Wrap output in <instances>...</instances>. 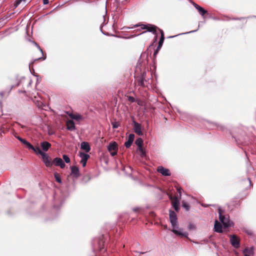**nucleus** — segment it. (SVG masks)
Instances as JSON below:
<instances>
[{"instance_id": "obj_27", "label": "nucleus", "mask_w": 256, "mask_h": 256, "mask_svg": "<svg viewBox=\"0 0 256 256\" xmlns=\"http://www.w3.org/2000/svg\"><path fill=\"white\" fill-rule=\"evenodd\" d=\"M164 37H163L162 38H160V40H159V42H158V49H160L162 46V44L164 43Z\"/></svg>"}, {"instance_id": "obj_39", "label": "nucleus", "mask_w": 256, "mask_h": 256, "mask_svg": "<svg viewBox=\"0 0 256 256\" xmlns=\"http://www.w3.org/2000/svg\"><path fill=\"white\" fill-rule=\"evenodd\" d=\"M17 138L20 141V140H22V138L20 136H18Z\"/></svg>"}, {"instance_id": "obj_16", "label": "nucleus", "mask_w": 256, "mask_h": 256, "mask_svg": "<svg viewBox=\"0 0 256 256\" xmlns=\"http://www.w3.org/2000/svg\"><path fill=\"white\" fill-rule=\"evenodd\" d=\"M193 5L194 8L198 10V12L202 16H204L205 14H208V12L203 8L202 7L200 6L198 4L193 2Z\"/></svg>"}, {"instance_id": "obj_13", "label": "nucleus", "mask_w": 256, "mask_h": 256, "mask_svg": "<svg viewBox=\"0 0 256 256\" xmlns=\"http://www.w3.org/2000/svg\"><path fill=\"white\" fill-rule=\"evenodd\" d=\"M243 254L244 256H252L254 254V248H246L243 250Z\"/></svg>"}, {"instance_id": "obj_35", "label": "nucleus", "mask_w": 256, "mask_h": 256, "mask_svg": "<svg viewBox=\"0 0 256 256\" xmlns=\"http://www.w3.org/2000/svg\"><path fill=\"white\" fill-rule=\"evenodd\" d=\"M160 50V49H158V48L155 50V51L154 52V58H156V56L158 54V52Z\"/></svg>"}, {"instance_id": "obj_12", "label": "nucleus", "mask_w": 256, "mask_h": 256, "mask_svg": "<svg viewBox=\"0 0 256 256\" xmlns=\"http://www.w3.org/2000/svg\"><path fill=\"white\" fill-rule=\"evenodd\" d=\"M146 30L148 32H152L153 34L156 35V30L158 27L154 25L148 24L146 25Z\"/></svg>"}, {"instance_id": "obj_29", "label": "nucleus", "mask_w": 256, "mask_h": 256, "mask_svg": "<svg viewBox=\"0 0 256 256\" xmlns=\"http://www.w3.org/2000/svg\"><path fill=\"white\" fill-rule=\"evenodd\" d=\"M112 124L114 128H118L120 125V122H112Z\"/></svg>"}, {"instance_id": "obj_33", "label": "nucleus", "mask_w": 256, "mask_h": 256, "mask_svg": "<svg viewBox=\"0 0 256 256\" xmlns=\"http://www.w3.org/2000/svg\"><path fill=\"white\" fill-rule=\"evenodd\" d=\"M128 100L131 102H135V98L132 96H129L128 97Z\"/></svg>"}, {"instance_id": "obj_10", "label": "nucleus", "mask_w": 256, "mask_h": 256, "mask_svg": "<svg viewBox=\"0 0 256 256\" xmlns=\"http://www.w3.org/2000/svg\"><path fill=\"white\" fill-rule=\"evenodd\" d=\"M157 171L160 173L164 176H170V170L168 168H166L162 166H158L157 168Z\"/></svg>"}, {"instance_id": "obj_30", "label": "nucleus", "mask_w": 256, "mask_h": 256, "mask_svg": "<svg viewBox=\"0 0 256 256\" xmlns=\"http://www.w3.org/2000/svg\"><path fill=\"white\" fill-rule=\"evenodd\" d=\"M62 158L66 163H69L70 162V159L67 155L64 154Z\"/></svg>"}, {"instance_id": "obj_45", "label": "nucleus", "mask_w": 256, "mask_h": 256, "mask_svg": "<svg viewBox=\"0 0 256 256\" xmlns=\"http://www.w3.org/2000/svg\"><path fill=\"white\" fill-rule=\"evenodd\" d=\"M174 36H170V38H174Z\"/></svg>"}, {"instance_id": "obj_25", "label": "nucleus", "mask_w": 256, "mask_h": 256, "mask_svg": "<svg viewBox=\"0 0 256 256\" xmlns=\"http://www.w3.org/2000/svg\"><path fill=\"white\" fill-rule=\"evenodd\" d=\"M146 24H137L134 25L133 28H136V27L140 26V29H138L137 30L138 31L140 32V30H146Z\"/></svg>"}, {"instance_id": "obj_2", "label": "nucleus", "mask_w": 256, "mask_h": 256, "mask_svg": "<svg viewBox=\"0 0 256 256\" xmlns=\"http://www.w3.org/2000/svg\"><path fill=\"white\" fill-rule=\"evenodd\" d=\"M218 212L220 220L223 224L224 227L227 228L231 226L232 222L230 220L229 216L223 215L224 211L220 208L218 209Z\"/></svg>"}, {"instance_id": "obj_42", "label": "nucleus", "mask_w": 256, "mask_h": 256, "mask_svg": "<svg viewBox=\"0 0 256 256\" xmlns=\"http://www.w3.org/2000/svg\"><path fill=\"white\" fill-rule=\"evenodd\" d=\"M192 228V226H191V225H190V228Z\"/></svg>"}, {"instance_id": "obj_11", "label": "nucleus", "mask_w": 256, "mask_h": 256, "mask_svg": "<svg viewBox=\"0 0 256 256\" xmlns=\"http://www.w3.org/2000/svg\"><path fill=\"white\" fill-rule=\"evenodd\" d=\"M134 132L138 136H142L143 134V133L141 130V124L135 121L134 122Z\"/></svg>"}, {"instance_id": "obj_14", "label": "nucleus", "mask_w": 256, "mask_h": 256, "mask_svg": "<svg viewBox=\"0 0 256 256\" xmlns=\"http://www.w3.org/2000/svg\"><path fill=\"white\" fill-rule=\"evenodd\" d=\"M71 174L73 175L74 177L78 178L80 176L79 169L76 166H72L70 167Z\"/></svg>"}, {"instance_id": "obj_34", "label": "nucleus", "mask_w": 256, "mask_h": 256, "mask_svg": "<svg viewBox=\"0 0 256 256\" xmlns=\"http://www.w3.org/2000/svg\"><path fill=\"white\" fill-rule=\"evenodd\" d=\"M157 30H158L160 33V38H162V36L164 37V32L163 30L158 28Z\"/></svg>"}, {"instance_id": "obj_38", "label": "nucleus", "mask_w": 256, "mask_h": 256, "mask_svg": "<svg viewBox=\"0 0 256 256\" xmlns=\"http://www.w3.org/2000/svg\"><path fill=\"white\" fill-rule=\"evenodd\" d=\"M48 3V0H43V4H46Z\"/></svg>"}, {"instance_id": "obj_23", "label": "nucleus", "mask_w": 256, "mask_h": 256, "mask_svg": "<svg viewBox=\"0 0 256 256\" xmlns=\"http://www.w3.org/2000/svg\"><path fill=\"white\" fill-rule=\"evenodd\" d=\"M69 116L72 118V119H74V120H80L82 118V116L80 115H79V114H70L69 115Z\"/></svg>"}, {"instance_id": "obj_15", "label": "nucleus", "mask_w": 256, "mask_h": 256, "mask_svg": "<svg viewBox=\"0 0 256 256\" xmlns=\"http://www.w3.org/2000/svg\"><path fill=\"white\" fill-rule=\"evenodd\" d=\"M66 126L67 129L70 131L74 130L76 129L75 124L72 120H67L66 122Z\"/></svg>"}, {"instance_id": "obj_21", "label": "nucleus", "mask_w": 256, "mask_h": 256, "mask_svg": "<svg viewBox=\"0 0 256 256\" xmlns=\"http://www.w3.org/2000/svg\"><path fill=\"white\" fill-rule=\"evenodd\" d=\"M136 144L139 147L140 149L142 151V156H143L145 154L144 152L142 150V146L143 144V140L141 138H138L136 140Z\"/></svg>"}, {"instance_id": "obj_44", "label": "nucleus", "mask_w": 256, "mask_h": 256, "mask_svg": "<svg viewBox=\"0 0 256 256\" xmlns=\"http://www.w3.org/2000/svg\"><path fill=\"white\" fill-rule=\"evenodd\" d=\"M248 181H249V182H250H250H250V180H248Z\"/></svg>"}, {"instance_id": "obj_24", "label": "nucleus", "mask_w": 256, "mask_h": 256, "mask_svg": "<svg viewBox=\"0 0 256 256\" xmlns=\"http://www.w3.org/2000/svg\"><path fill=\"white\" fill-rule=\"evenodd\" d=\"M54 178H56V180L60 184L62 183V180H61V178H60V174L57 172H55L54 174Z\"/></svg>"}, {"instance_id": "obj_17", "label": "nucleus", "mask_w": 256, "mask_h": 256, "mask_svg": "<svg viewBox=\"0 0 256 256\" xmlns=\"http://www.w3.org/2000/svg\"><path fill=\"white\" fill-rule=\"evenodd\" d=\"M40 146L43 151L47 152L51 147V144L46 141H44L40 143Z\"/></svg>"}, {"instance_id": "obj_37", "label": "nucleus", "mask_w": 256, "mask_h": 256, "mask_svg": "<svg viewBox=\"0 0 256 256\" xmlns=\"http://www.w3.org/2000/svg\"><path fill=\"white\" fill-rule=\"evenodd\" d=\"M178 190V192L179 193V194H180V197L181 196V195H182V189L180 188H178L177 189Z\"/></svg>"}, {"instance_id": "obj_28", "label": "nucleus", "mask_w": 256, "mask_h": 256, "mask_svg": "<svg viewBox=\"0 0 256 256\" xmlns=\"http://www.w3.org/2000/svg\"><path fill=\"white\" fill-rule=\"evenodd\" d=\"M182 206L187 211L189 210H190V206L186 202L184 201L182 202Z\"/></svg>"}, {"instance_id": "obj_3", "label": "nucleus", "mask_w": 256, "mask_h": 256, "mask_svg": "<svg viewBox=\"0 0 256 256\" xmlns=\"http://www.w3.org/2000/svg\"><path fill=\"white\" fill-rule=\"evenodd\" d=\"M169 196V198L171 201L172 204L175 210L178 212L180 209V202L178 200V198L176 196H173L172 194H170Z\"/></svg>"}, {"instance_id": "obj_31", "label": "nucleus", "mask_w": 256, "mask_h": 256, "mask_svg": "<svg viewBox=\"0 0 256 256\" xmlns=\"http://www.w3.org/2000/svg\"><path fill=\"white\" fill-rule=\"evenodd\" d=\"M25 0H16L14 4V6L16 8L22 1H24Z\"/></svg>"}, {"instance_id": "obj_18", "label": "nucleus", "mask_w": 256, "mask_h": 256, "mask_svg": "<svg viewBox=\"0 0 256 256\" xmlns=\"http://www.w3.org/2000/svg\"><path fill=\"white\" fill-rule=\"evenodd\" d=\"M134 134H131L129 135L128 140L124 143V146H126V148H128L131 146V145L134 140Z\"/></svg>"}, {"instance_id": "obj_19", "label": "nucleus", "mask_w": 256, "mask_h": 256, "mask_svg": "<svg viewBox=\"0 0 256 256\" xmlns=\"http://www.w3.org/2000/svg\"><path fill=\"white\" fill-rule=\"evenodd\" d=\"M214 229L215 232H222V226L220 222H219L217 220L215 221Z\"/></svg>"}, {"instance_id": "obj_5", "label": "nucleus", "mask_w": 256, "mask_h": 256, "mask_svg": "<svg viewBox=\"0 0 256 256\" xmlns=\"http://www.w3.org/2000/svg\"><path fill=\"white\" fill-rule=\"evenodd\" d=\"M43 162L44 163L46 167H51L52 165V158L48 154L44 152L42 156Z\"/></svg>"}, {"instance_id": "obj_22", "label": "nucleus", "mask_w": 256, "mask_h": 256, "mask_svg": "<svg viewBox=\"0 0 256 256\" xmlns=\"http://www.w3.org/2000/svg\"><path fill=\"white\" fill-rule=\"evenodd\" d=\"M36 154H39L42 156L44 152H42L41 149L38 147H34V149H32Z\"/></svg>"}, {"instance_id": "obj_40", "label": "nucleus", "mask_w": 256, "mask_h": 256, "mask_svg": "<svg viewBox=\"0 0 256 256\" xmlns=\"http://www.w3.org/2000/svg\"><path fill=\"white\" fill-rule=\"evenodd\" d=\"M134 212H137V211L138 210V208H134Z\"/></svg>"}, {"instance_id": "obj_32", "label": "nucleus", "mask_w": 256, "mask_h": 256, "mask_svg": "<svg viewBox=\"0 0 256 256\" xmlns=\"http://www.w3.org/2000/svg\"><path fill=\"white\" fill-rule=\"evenodd\" d=\"M26 146H27L28 148L29 149H34V146L32 145L29 142H27V143L26 144Z\"/></svg>"}, {"instance_id": "obj_9", "label": "nucleus", "mask_w": 256, "mask_h": 256, "mask_svg": "<svg viewBox=\"0 0 256 256\" xmlns=\"http://www.w3.org/2000/svg\"><path fill=\"white\" fill-rule=\"evenodd\" d=\"M79 155L82 158L80 163L82 164V166L84 167L86 165L88 160L90 158V156L82 152H80L79 153Z\"/></svg>"}, {"instance_id": "obj_1", "label": "nucleus", "mask_w": 256, "mask_h": 256, "mask_svg": "<svg viewBox=\"0 0 256 256\" xmlns=\"http://www.w3.org/2000/svg\"><path fill=\"white\" fill-rule=\"evenodd\" d=\"M169 218L170 222L173 228L172 232L177 236H179L182 237L188 238V233L187 232H182L175 229V228H178V218L177 216L174 211L170 210Z\"/></svg>"}, {"instance_id": "obj_41", "label": "nucleus", "mask_w": 256, "mask_h": 256, "mask_svg": "<svg viewBox=\"0 0 256 256\" xmlns=\"http://www.w3.org/2000/svg\"><path fill=\"white\" fill-rule=\"evenodd\" d=\"M156 39H157V36H156L155 38H154V41H156Z\"/></svg>"}, {"instance_id": "obj_26", "label": "nucleus", "mask_w": 256, "mask_h": 256, "mask_svg": "<svg viewBox=\"0 0 256 256\" xmlns=\"http://www.w3.org/2000/svg\"><path fill=\"white\" fill-rule=\"evenodd\" d=\"M234 201H232L230 202L229 204H228V207H230L231 206H234V207H237V206H238L240 205V202L239 201H236V203L234 204Z\"/></svg>"}, {"instance_id": "obj_4", "label": "nucleus", "mask_w": 256, "mask_h": 256, "mask_svg": "<svg viewBox=\"0 0 256 256\" xmlns=\"http://www.w3.org/2000/svg\"><path fill=\"white\" fill-rule=\"evenodd\" d=\"M108 150L112 156H116L118 150V145L117 143L115 142H110L108 147Z\"/></svg>"}, {"instance_id": "obj_20", "label": "nucleus", "mask_w": 256, "mask_h": 256, "mask_svg": "<svg viewBox=\"0 0 256 256\" xmlns=\"http://www.w3.org/2000/svg\"><path fill=\"white\" fill-rule=\"evenodd\" d=\"M80 148L85 150L86 152H88L90 150L89 144L88 142H82L80 144Z\"/></svg>"}, {"instance_id": "obj_6", "label": "nucleus", "mask_w": 256, "mask_h": 256, "mask_svg": "<svg viewBox=\"0 0 256 256\" xmlns=\"http://www.w3.org/2000/svg\"><path fill=\"white\" fill-rule=\"evenodd\" d=\"M231 244L235 248L240 247V240L236 235H230Z\"/></svg>"}, {"instance_id": "obj_8", "label": "nucleus", "mask_w": 256, "mask_h": 256, "mask_svg": "<svg viewBox=\"0 0 256 256\" xmlns=\"http://www.w3.org/2000/svg\"><path fill=\"white\" fill-rule=\"evenodd\" d=\"M52 162V164L56 166H59L62 168H64L66 166L62 159L60 158H54Z\"/></svg>"}, {"instance_id": "obj_43", "label": "nucleus", "mask_w": 256, "mask_h": 256, "mask_svg": "<svg viewBox=\"0 0 256 256\" xmlns=\"http://www.w3.org/2000/svg\"><path fill=\"white\" fill-rule=\"evenodd\" d=\"M192 228V226H191V225H190V228Z\"/></svg>"}, {"instance_id": "obj_7", "label": "nucleus", "mask_w": 256, "mask_h": 256, "mask_svg": "<svg viewBox=\"0 0 256 256\" xmlns=\"http://www.w3.org/2000/svg\"><path fill=\"white\" fill-rule=\"evenodd\" d=\"M146 81V74L142 73V74L136 78V82L138 86H141L142 87L144 86V82Z\"/></svg>"}, {"instance_id": "obj_36", "label": "nucleus", "mask_w": 256, "mask_h": 256, "mask_svg": "<svg viewBox=\"0 0 256 256\" xmlns=\"http://www.w3.org/2000/svg\"><path fill=\"white\" fill-rule=\"evenodd\" d=\"M20 142L22 143L23 144H26L27 143L28 141H26V140L24 139H22V140H20Z\"/></svg>"}]
</instances>
